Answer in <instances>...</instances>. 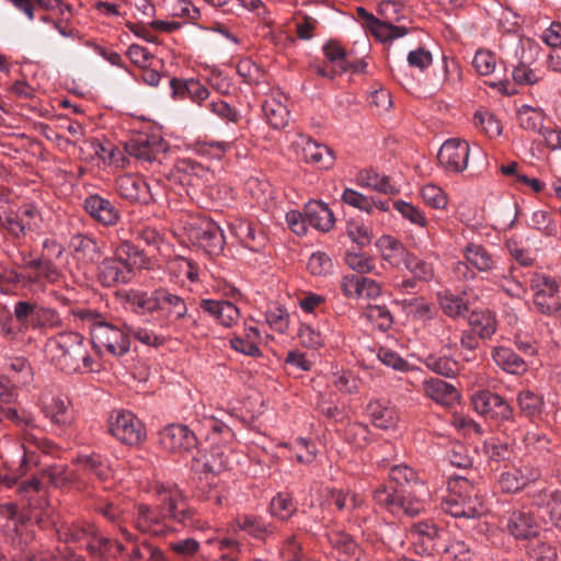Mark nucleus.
Listing matches in <instances>:
<instances>
[{"label":"nucleus","instance_id":"56","mask_svg":"<svg viewBox=\"0 0 561 561\" xmlns=\"http://www.w3.org/2000/svg\"><path fill=\"white\" fill-rule=\"evenodd\" d=\"M230 463L229 455L219 447H213L205 457L204 467L208 472L220 473L228 469Z\"/></svg>","mask_w":561,"mask_h":561},{"label":"nucleus","instance_id":"58","mask_svg":"<svg viewBox=\"0 0 561 561\" xmlns=\"http://www.w3.org/2000/svg\"><path fill=\"white\" fill-rule=\"evenodd\" d=\"M513 273L514 267H511L507 274L505 272L496 273L493 275V282L499 284L507 295L520 297L525 290L522 283L515 278Z\"/></svg>","mask_w":561,"mask_h":561},{"label":"nucleus","instance_id":"8","mask_svg":"<svg viewBox=\"0 0 561 561\" xmlns=\"http://www.w3.org/2000/svg\"><path fill=\"white\" fill-rule=\"evenodd\" d=\"M188 238L210 254L224 249V234L220 227L207 217H193L187 224Z\"/></svg>","mask_w":561,"mask_h":561},{"label":"nucleus","instance_id":"12","mask_svg":"<svg viewBox=\"0 0 561 561\" xmlns=\"http://www.w3.org/2000/svg\"><path fill=\"white\" fill-rule=\"evenodd\" d=\"M470 146L459 138L447 139L439 148L437 160L448 173H461L468 167Z\"/></svg>","mask_w":561,"mask_h":561},{"label":"nucleus","instance_id":"49","mask_svg":"<svg viewBox=\"0 0 561 561\" xmlns=\"http://www.w3.org/2000/svg\"><path fill=\"white\" fill-rule=\"evenodd\" d=\"M265 321L272 330L285 333L289 328V313L284 307L273 305L265 312Z\"/></svg>","mask_w":561,"mask_h":561},{"label":"nucleus","instance_id":"29","mask_svg":"<svg viewBox=\"0 0 561 561\" xmlns=\"http://www.w3.org/2000/svg\"><path fill=\"white\" fill-rule=\"evenodd\" d=\"M423 389L427 397L442 405H453L459 399L457 389L439 378L424 380Z\"/></svg>","mask_w":561,"mask_h":561},{"label":"nucleus","instance_id":"26","mask_svg":"<svg viewBox=\"0 0 561 561\" xmlns=\"http://www.w3.org/2000/svg\"><path fill=\"white\" fill-rule=\"evenodd\" d=\"M119 531L127 541L134 543V547L127 554V561H165V556L160 548L148 541L138 542L136 537L124 526L119 527Z\"/></svg>","mask_w":561,"mask_h":561},{"label":"nucleus","instance_id":"14","mask_svg":"<svg viewBox=\"0 0 561 561\" xmlns=\"http://www.w3.org/2000/svg\"><path fill=\"white\" fill-rule=\"evenodd\" d=\"M159 444L167 451L182 455L195 448L197 439L186 425L170 424L160 431Z\"/></svg>","mask_w":561,"mask_h":561},{"label":"nucleus","instance_id":"41","mask_svg":"<svg viewBox=\"0 0 561 561\" xmlns=\"http://www.w3.org/2000/svg\"><path fill=\"white\" fill-rule=\"evenodd\" d=\"M77 465L80 470L89 476H94L101 481L108 479L111 476L110 467L100 455L80 456L77 459Z\"/></svg>","mask_w":561,"mask_h":561},{"label":"nucleus","instance_id":"39","mask_svg":"<svg viewBox=\"0 0 561 561\" xmlns=\"http://www.w3.org/2000/svg\"><path fill=\"white\" fill-rule=\"evenodd\" d=\"M469 324L481 339H490L496 331V320L490 311L471 312Z\"/></svg>","mask_w":561,"mask_h":561},{"label":"nucleus","instance_id":"36","mask_svg":"<svg viewBox=\"0 0 561 561\" xmlns=\"http://www.w3.org/2000/svg\"><path fill=\"white\" fill-rule=\"evenodd\" d=\"M158 311L167 312L170 317L179 320L187 314V306L180 296L170 293L165 288H159Z\"/></svg>","mask_w":561,"mask_h":561},{"label":"nucleus","instance_id":"37","mask_svg":"<svg viewBox=\"0 0 561 561\" xmlns=\"http://www.w3.org/2000/svg\"><path fill=\"white\" fill-rule=\"evenodd\" d=\"M237 528L251 537L264 540L273 534L271 525H267L261 517L254 515H240L234 519Z\"/></svg>","mask_w":561,"mask_h":561},{"label":"nucleus","instance_id":"38","mask_svg":"<svg viewBox=\"0 0 561 561\" xmlns=\"http://www.w3.org/2000/svg\"><path fill=\"white\" fill-rule=\"evenodd\" d=\"M94 527L84 523L62 524L57 530L61 540L72 543H85L93 535Z\"/></svg>","mask_w":561,"mask_h":561},{"label":"nucleus","instance_id":"1","mask_svg":"<svg viewBox=\"0 0 561 561\" xmlns=\"http://www.w3.org/2000/svg\"><path fill=\"white\" fill-rule=\"evenodd\" d=\"M389 478L401 486L400 490L386 485L374 492L376 504L392 515L413 517L423 511V502L428 492L416 472L407 465H396L389 471Z\"/></svg>","mask_w":561,"mask_h":561},{"label":"nucleus","instance_id":"57","mask_svg":"<svg viewBox=\"0 0 561 561\" xmlns=\"http://www.w3.org/2000/svg\"><path fill=\"white\" fill-rule=\"evenodd\" d=\"M346 234L360 248L368 245L373 239L371 230L358 220H348L346 224Z\"/></svg>","mask_w":561,"mask_h":561},{"label":"nucleus","instance_id":"55","mask_svg":"<svg viewBox=\"0 0 561 561\" xmlns=\"http://www.w3.org/2000/svg\"><path fill=\"white\" fill-rule=\"evenodd\" d=\"M421 197L426 205L435 209H444L448 204L447 195L435 184H426L420 191Z\"/></svg>","mask_w":561,"mask_h":561},{"label":"nucleus","instance_id":"48","mask_svg":"<svg viewBox=\"0 0 561 561\" xmlns=\"http://www.w3.org/2000/svg\"><path fill=\"white\" fill-rule=\"evenodd\" d=\"M517 403L523 414L528 417L538 416L543 407L542 399L530 390H523L517 396Z\"/></svg>","mask_w":561,"mask_h":561},{"label":"nucleus","instance_id":"3","mask_svg":"<svg viewBox=\"0 0 561 561\" xmlns=\"http://www.w3.org/2000/svg\"><path fill=\"white\" fill-rule=\"evenodd\" d=\"M154 262L142 250L129 241L115 247L113 255L103 259L98 267L99 280L105 287L126 284L131 280L135 270H151Z\"/></svg>","mask_w":561,"mask_h":561},{"label":"nucleus","instance_id":"24","mask_svg":"<svg viewBox=\"0 0 561 561\" xmlns=\"http://www.w3.org/2000/svg\"><path fill=\"white\" fill-rule=\"evenodd\" d=\"M376 247L382 260L393 267L405 265L411 255L401 241L389 234L381 236L376 241Z\"/></svg>","mask_w":561,"mask_h":561},{"label":"nucleus","instance_id":"60","mask_svg":"<svg viewBox=\"0 0 561 561\" xmlns=\"http://www.w3.org/2000/svg\"><path fill=\"white\" fill-rule=\"evenodd\" d=\"M407 270L411 272L415 279L430 282L434 278V267L432 263L410 255L405 264Z\"/></svg>","mask_w":561,"mask_h":561},{"label":"nucleus","instance_id":"53","mask_svg":"<svg viewBox=\"0 0 561 561\" xmlns=\"http://www.w3.org/2000/svg\"><path fill=\"white\" fill-rule=\"evenodd\" d=\"M331 257L323 251L313 252L307 262V270L313 276H325L332 272Z\"/></svg>","mask_w":561,"mask_h":561},{"label":"nucleus","instance_id":"64","mask_svg":"<svg viewBox=\"0 0 561 561\" xmlns=\"http://www.w3.org/2000/svg\"><path fill=\"white\" fill-rule=\"evenodd\" d=\"M370 32L381 42L391 41L405 34V28L392 24V22L378 20L370 28Z\"/></svg>","mask_w":561,"mask_h":561},{"label":"nucleus","instance_id":"25","mask_svg":"<svg viewBox=\"0 0 561 561\" xmlns=\"http://www.w3.org/2000/svg\"><path fill=\"white\" fill-rule=\"evenodd\" d=\"M461 253L463 259L480 273H490L496 270V259L480 243H467Z\"/></svg>","mask_w":561,"mask_h":561},{"label":"nucleus","instance_id":"9","mask_svg":"<svg viewBox=\"0 0 561 561\" xmlns=\"http://www.w3.org/2000/svg\"><path fill=\"white\" fill-rule=\"evenodd\" d=\"M110 433L122 444L137 446L146 439L142 422L130 411H117L108 421Z\"/></svg>","mask_w":561,"mask_h":561},{"label":"nucleus","instance_id":"22","mask_svg":"<svg viewBox=\"0 0 561 561\" xmlns=\"http://www.w3.org/2000/svg\"><path fill=\"white\" fill-rule=\"evenodd\" d=\"M22 268L25 271H34V274L28 276V282L32 284L43 280L54 284L61 278L60 270L50 260L45 257L27 259L26 255H23Z\"/></svg>","mask_w":561,"mask_h":561},{"label":"nucleus","instance_id":"18","mask_svg":"<svg viewBox=\"0 0 561 561\" xmlns=\"http://www.w3.org/2000/svg\"><path fill=\"white\" fill-rule=\"evenodd\" d=\"M118 194L130 202L149 203L153 194L149 184L139 175L123 174L116 179Z\"/></svg>","mask_w":561,"mask_h":561},{"label":"nucleus","instance_id":"40","mask_svg":"<svg viewBox=\"0 0 561 561\" xmlns=\"http://www.w3.org/2000/svg\"><path fill=\"white\" fill-rule=\"evenodd\" d=\"M528 225L530 228L540 231L546 238H553L559 233L558 222L549 211L543 209L533 211Z\"/></svg>","mask_w":561,"mask_h":561},{"label":"nucleus","instance_id":"5","mask_svg":"<svg viewBox=\"0 0 561 561\" xmlns=\"http://www.w3.org/2000/svg\"><path fill=\"white\" fill-rule=\"evenodd\" d=\"M73 314L88 325L91 343L98 352L105 351L113 356H122L129 351L130 340L125 329L103 321L100 314L89 309H79Z\"/></svg>","mask_w":561,"mask_h":561},{"label":"nucleus","instance_id":"51","mask_svg":"<svg viewBox=\"0 0 561 561\" xmlns=\"http://www.w3.org/2000/svg\"><path fill=\"white\" fill-rule=\"evenodd\" d=\"M134 236L138 241L144 242L146 245L160 251L164 244L162 234L153 227L147 225H137L134 227Z\"/></svg>","mask_w":561,"mask_h":561},{"label":"nucleus","instance_id":"35","mask_svg":"<svg viewBox=\"0 0 561 561\" xmlns=\"http://www.w3.org/2000/svg\"><path fill=\"white\" fill-rule=\"evenodd\" d=\"M206 543L214 547L220 559L227 561H237L242 549V545L239 540L220 533H218L216 537L208 538Z\"/></svg>","mask_w":561,"mask_h":561},{"label":"nucleus","instance_id":"27","mask_svg":"<svg viewBox=\"0 0 561 561\" xmlns=\"http://www.w3.org/2000/svg\"><path fill=\"white\" fill-rule=\"evenodd\" d=\"M305 216L308 225L322 232H329L335 222L329 206L318 201H310L305 205Z\"/></svg>","mask_w":561,"mask_h":561},{"label":"nucleus","instance_id":"23","mask_svg":"<svg viewBox=\"0 0 561 561\" xmlns=\"http://www.w3.org/2000/svg\"><path fill=\"white\" fill-rule=\"evenodd\" d=\"M416 553L426 556L435 549V540L438 537V528L432 522H419L413 524L410 530Z\"/></svg>","mask_w":561,"mask_h":561},{"label":"nucleus","instance_id":"45","mask_svg":"<svg viewBox=\"0 0 561 561\" xmlns=\"http://www.w3.org/2000/svg\"><path fill=\"white\" fill-rule=\"evenodd\" d=\"M329 540L332 547L346 558L358 559L360 550L350 535L342 531L332 533L329 535Z\"/></svg>","mask_w":561,"mask_h":561},{"label":"nucleus","instance_id":"7","mask_svg":"<svg viewBox=\"0 0 561 561\" xmlns=\"http://www.w3.org/2000/svg\"><path fill=\"white\" fill-rule=\"evenodd\" d=\"M2 415L12 421L19 427H25L23 433L22 447L24 449V458L21 463V469L27 466L28 457L35 450H39L43 454L55 456L58 454V446L50 439L34 434L31 430L35 427L34 415L26 410H18L16 408H5L1 410Z\"/></svg>","mask_w":561,"mask_h":561},{"label":"nucleus","instance_id":"34","mask_svg":"<svg viewBox=\"0 0 561 561\" xmlns=\"http://www.w3.org/2000/svg\"><path fill=\"white\" fill-rule=\"evenodd\" d=\"M260 340V330L255 327L245 325L244 335L233 336L230 340V345L234 351L239 353L256 357L261 355V350L259 347Z\"/></svg>","mask_w":561,"mask_h":561},{"label":"nucleus","instance_id":"21","mask_svg":"<svg viewBox=\"0 0 561 561\" xmlns=\"http://www.w3.org/2000/svg\"><path fill=\"white\" fill-rule=\"evenodd\" d=\"M84 209L99 224L115 226L121 218L117 207L108 199L94 194L84 199Z\"/></svg>","mask_w":561,"mask_h":561},{"label":"nucleus","instance_id":"20","mask_svg":"<svg viewBox=\"0 0 561 561\" xmlns=\"http://www.w3.org/2000/svg\"><path fill=\"white\" fill-rule=\"evenodd\" d=\"M201 309L225 328L236 325L241 317L239 308L228 300L202 299Z\"/></svg>","mask_w":561,"mask_h":561},{"label":"nucleus","instance_id":"28","mask_svg":"<svg viewBox=\"0 0 561 561\" xmlns=\"http://www.w3.org/2000/svg\"><path fill=\"white\" fill-rule=\"evenodd\" d=\"M367 413L373 425L380 430H394L398 425L399 415L396 409L379 400L368 403Z\"/></svg>","mask_w":561,"mask_h":561},{"label":"nucleus","instance_id":"2","mask_svg":"<svg viewBox=\"0 0 561 561\" xmlns=\"http://www.w3.org/2000/svg\"><path fill=\"white\" fill-rule=\"evenodd\" d=\"M158 496L160 507L151 508L146 504L137 506L135 526L141 533L165 536L171 531L165 524L167 519L185 524L191 518V511L176 488L161 486Z\"/></svg>","mask_w":561,"mask_h":561},{"label":"nucleus","instance_id":"54","mask_svg":"<svg viewBox=\"0 0 561 561\" xmlns=\"http://www.w3.org/2000/svg\"><path fill=\"white\" fill-rule=\"evenodd\" d=\"M496 56L489 49H478L472 60V66L478 75L490 76L496 69Z\"/></svg>","mask_w":561,"mask_h":561},{"label":"nucleus","instance_id":"30","mask_svg":"<svg viewBox=\"0 0 561 561\" xmlns=\"http://www.w3.org/2000/svg\"><path fill=\"white\" fill-rule=\"evenodd\" d=\"M170 87L174 98H190L195 103H201L209 96L208 89L198 80H182L173 78L170 80Z\"/></svg>","mask_w":561,"mask_h":561},{"label":"nucleus","instance_id":"44","mask_svg":"<svg viewBox=\"0 0 561 561\" xmlns=\"http://www.w3.org/2000/svg\"><path fill=\"white\" fill-rule=\"evenodd\" d=\"M437 299L444 313L450 318L463 316L468 309L467 304L460 297L448 291L438 293Z\"/></svg>","mask_w":561,"mask_h":561},{"label":"nucleus","instance_id":"63","mask_svg":"<svg viewBox=\"0 0 561 561\" xmlns=\"http://www.w3.org/2000/svg\"><path fill=\"white\" fill-rule=\"evenodd\" d=\"M473 123L489 137H496L502 131L500 122L486 111H478L473 116Z\"/></svg>","mask_w":561,"mask_h":561},{"label":"nucleus","instance_id":"13","mask_svg":"<svg viewBox=\"0 0 561 561\" xmlns=\"http://www.w3.org/2000/svg\"><path fill=\"white\" fill-rule=\"evenodd\" d=\"M474 411L480 415L497 421H508L513 416L512 407L499 394L478 391L471 397Z\"/></svg>","mask_w":561,"mask_h":561},{"label":"nucleus","instance_id":"33","mask_svg":"<svg viewBox=\"0 0 561 561\" xmlns=\"http://www.w3.org/2000/svg\"><path fill=\"white\" fill-rule=\"evenodd\" d=\"M267 123L275 129L284 128L289 121L287 105L279 98L271 96L262 105Z\"/></svg>","mask_w":561,"mask_h":561},{"label":"nucleus","instance_id":"10","mask_svg":"<svg viewBox=\"0 0 561 561\" xmlns=\"http://www.w3.org/2000/svg\"><path fill=\"white\" fill-rule=\"evenodd\" d=\"M536 308L543 314H552L559 305V282L543 273H535L530 279Z\"/></svg>","mask_w":561,"mask_h":561},{"label":"nucleus","instance_id":"59","mask_svg":"<svg viewBox=\"0 0 561 561\" xmlns=\"http://www.w3.org/2000/svg\"><path fill=\"white\" fill-rule=\"evenodd\" d=\"M405 311L420 320H430L434 317V308L423 297L411 298L403 301Z\"/></svg>","mask_w":561,"mask_h":561},{"label":"nucleus","instance_id":"16","mask_svg":"<svg viewBox=\"0 0 561 561\" xmlns=\"http://www.w3.org/2000/svg\"><path fill=\"white\" fill-rule=\"evenodd\" d=\"M539 478V471L530 466L511 467L504 470L497 485L503 493L514 494L524 490Z\"/></svg>","mask_w":561,"mask_h":561},{"label":"nucleus","instance_id":"47","mask_svg":"<svg viewBox=\"0 0 561 561\" xmlns=\"http://www.w3.org/2000/svg\"><path fill=\"white\" fill-rule=\"evenodd\" d=\"M513 80L518 84L533 85L543 79V72L531 68L525 60H520L513 69Z\"/></svg>","mask_w":561,"mask_h":561},{"label":"nucleus","instance_id":"52","mask_svg":"<svg viewBox=\"0 0 561 561\" xmlns=\"http://www.w3.org/2000/svg\"><path fill=\"white\" fill-rule=\"evenodd\" d=\"M393 208L412 225L425 228L428 224L424 213L411 203L401 199L396 201L393 203Z\"/></svg>","mask_w":561,"mask_h":561},{"label":"nucleus","instance_id":"17","mask_svg":"<svg viewBox=\"0 0 561 561\" xmlns=\"http://www.w3.org/2000/svg\"><path fill=\"white\" fill-rule=\"evenodd\" d=\"M125 151L139 161L152 162L163 151V144L157 136L139 134L125 142Z\"/></svg>","mask_w":561,"mask_h":561},{"label":"nucleus","instance_id":"4","mask_svg":"<svg viewBox=\"0 0 561 561\" xmlns=\"http://www.w3.org/2000/svg\"><path fill=\"white\" fill-rule=\"evenodd\" d=\"M46 350L51 362L66 373L96 371L99 364L88 350V342L77 332H62L50 339Z\"/></svg>","mask_w":561,"mask_h":561},{"label":"nucleus","instance_id":"50","mask_svg":"<svg viewBox=\"0 0 561 561\" xmlns=\"http://www.w3.org/2000/svg\"><path fill=\"white\" fill-rule=\"evenodd\" d=\"M331 382L334 387L344 393H355L358 391V380L350 371L340 367H334L332 371Z\"/></svg>","mask_w":561,"mask_h":561},{"label":"nucleus","instance_id":"15","mask_svg":"<svg viewBox=\"0 0 561 561\" xmlns=\"http://www.w3.org/2000/svg\"><path fill=\"white\" fill-rule=\"evenodd\" d=\"M42 411L51 424L59 428L71 426L75 420L73 409L68 398L59 394H45L42 398Z\"/></svg>","mask_w":561,"mask_h":561},{"label":"nucleus","instance_id":"46","mask_svg":"<svg viewBox=\"0 0 561 561\" xmlns=\"http://www.w3.org/2000/svg\"><path fill=\"white\" fill-rule=\"evenodd\" d=\"M359 183L362 186L369 187L385 194H396L398 192L390 183L388 176H381L373 171L362 172L359 175Z\"/></svg>","mask_w":561,"mask_h":561},{"label":"nucleus","instance_id":"19","mask_svg":"<svg viewBox=\"0 0 561 561\" xmlns=\"http://www.w3.org/2000/svg\"><path fill=\"white\" fill-rule=\"evenodd\" d=\"M539 524L534 515L525 510H513L506 522V530L515 539L526 540L538 536Z\"/></svg>","mask_w":561,"mask_h":561},{"label":"nucleus","instance_id":"62","mask_svg":"<svg viewBox=\"0 0 561 561\" xmlns=\"http://www.w3.org/2000/svg\"><path fill=\"white\" fill-rule=\"evenodd\" d=\"M270 510L273 516L286 520L295 513L296 507L288 494L279 493L273 497Z\"/></svg>","mask_w":561,"mask_h":561},{"label":"nucleus","instance_id":"43","mask_svg":"<svg viewBox=\"0 0 561 561\" xmlns=\"http://www.w3.org/2000/svg\"><path fill=\"white\" fill-rule=\"evenodd\" d=\"M363 316L378 330H388L393 322L392 316L386 306L368 305Z\"/></svg>","mask_w":561,"mask_h":561},{"label":"nucleus","instance_id":"11","mask_svg":"<svg viewBox=\"0 0 561 561\" xmlns=\"http://www.w3.org/2000/svg\"><path fill=\"white\" fill-rule=\"evenodd\" d=\"M291 147L298 158L321 169H330L334 163V154L328 146L314 141L306 135H298Z\"/></svg>","mask_w":561,"mask_h":561},{"label":"nucleus","instance_id":"32","mask_svg":"<svg viewBox=\"0 0 561 561\" xmlns=\"http://www.w3.org/2000/svg\"><path fill=\"white\" fill-rule=\"evenodd\" d=\"M494 363L508 374H522L526 371L525 360L513 350L504 346H496L492 351Z\"/></svg>","mask_w":561,"mask_h":561},{"label":"nucleus","instance_id":"31","mask_svg":"<svg viewBox=\"0 0 561 561\" xmlns=\"http://www.w3.org/2000/svg\"><path fill=\"white\" fill-rule=\"evenodd\" d=\"M159 288L150 293L130 289L125 294V301L136 313L146 314L158 311Z\"/></svg>","mask_w":561,"mask_h":561},{"label":"nucleus","instance_id":"6","mask_svg":"<svg viewBox=\"0 0 561 561\" xmlns=\"http://www.w3.org/2000/svg\"><path fill=\"white\" fill-rule=\"evenodd\" d=\"M449 495L442 508L456 518H479L488 511L479 490L466 478L457 477L448 483Z\"/></svg>","mask_w":561,"mask_h":561},{"label":"nucleus","instance_id":"42","mask_svg":"<svg viewBox=\"0 0 561 561\" xmlns=\"http://www.w3.org/2000/svg\"><path fill=\"white\" fill-rule=\"evenodd\" d=\"M545 114L540 108L522 105L517 110V121L522 128L540 133L543 129Z\"/></svg>","mask_w":561,"mask_h":561},{"label":"nucleus","instance_id":"61","mask_svg":"<svg viewBox=\"0 0 561 561\" xmlns=\"http://www.w3.org/2000/svg\"><path fill=\"white\" fill-rule=\"evenodd\" d=\"M59 325H61V319L56 310L37 306L32 324L33 329H54Z\"/></svg>","mask_w":561,"mask_h":561}]
</instances>
